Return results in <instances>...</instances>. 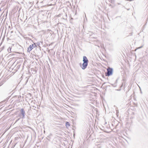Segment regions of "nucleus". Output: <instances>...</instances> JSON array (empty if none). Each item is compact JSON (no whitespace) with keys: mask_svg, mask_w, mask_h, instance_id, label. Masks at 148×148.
I'll return each mask as SVG.
<instances>
[{"mask_svg":"<svg viewBox=\"0 0 148 148\" xmlns=\"http://www.w3.org/2000/svg\"><path fill=\"white\" fill-rule=\"evenodd\" d=\"M83 63L82 65L81 63H80L79 65L83 70H85L87 67L88 64V60L86 57L85 56H83Z\"/></svg>","mask_w":148,"mask_h":148,"instance_id":"1","label":"nucleus"},{"mask_svg":"<svg viewBox=\"0 0 148 148\" xmlns=\"http://www.w3.org/2000/svg\"><path fill=\"white\" fill-rule=\"evenodd\" d=\"M113 73V69L112 68L109 67L107 69V72L105 73L106 76H109L112 75Z\"/></svg>","mask_w":148,"mask_h":148,"instance_id":"2","label":"nucleus"},{"mask_svg":"<svg viewBox=\"0 0 148 148\" xmlns=\"http://www.w3.org/2000/svg\"><path fill=\"white\" fill-rule=\"evenodd\" d=\"M25 112L24 109L22 108L20 110V116H21V115L22 116V117H21L22 119H24L25 118Z\"/></svg>","mask_w":148,"mask_h":148,"instance_id":"3","label":"nucleus"},{"mask_svg":"<svg viewBox=\"0 0 148 148\" xmlns=\"http://www.w3.org/2000/svg\"><path fill=\"white\" fill-rule=\"evenodd\" d=\"M34 47H35L33 44L30 45L27 48V51L29 52Z\"/></svg>","mask_w":148,"mask_h":148,"instance_id":"4","label":"nucleus"},{"mask_svg":"<svg viewBox=\"0 0 148 148\" xmlns=\"http://www.w3.org/2000/svg\"><path fill=\"white\" fill-rule=\"evenodd\" d=\"M24 38L26 40H31L32 42H34L33 40L29 37H24Z\"/></svg>","mask_w":148,"mask_h":148,"instance_id":"5","label":"nucleus"},{"mask_svg":"<svg viewBox=\"0 0 148 148\" xmlns=\"http://www.w3.org/2000/svg\"><path fill=\"white\" fill-rule=\"evenodd\" d=\"M33 43V44L35 47H37V46H39L40 44V43L39 42H38L37 43H34V42Z\"/></svg>","mask_w":148,"mask_h":148,"instance_id":"6","label":"nucleus"},{"mask_svg":"<svg viewBox=\"0 0 148 148\" xmlns=\"http://www.w3.org/2000/svg\"><path fill=\"white\" fill-rule=\"evenodd\" d=\"M65 125L67 128L69 127L70 126V123L69 122L66 121L65 123Z\"/></svg>","mask_w":148,"mask_h":148,"instance_id":"7","label":"nucleus"},{"mask_svg":"<svg viewBox=\"0 0 148 148\" xmlns=\"http://www.w3.org/2000/svg\"><path fill=\"white\" fill-rule=\"evenodd\" d=\"M5 81L3 80L1 81L0 82V86L2 85L5 82Z\"/></svg>","mask_w":148,"mask_h":148,"instance_id":"8","label":"nucleus"},{"mask_svg":"<svg viewBox=\"0 0 148 148\" xmlns=\"http://www.w3.org/2000/svg\"><path fill=\"white\" fill-rule=\"evenodd\" d=\"M111 85L114 87H116L117 86L116 83H114V84H111Z\"/></svg>","mask_w":148,"mask_h":148,"instance_id":"9","label":"nucleus"},{"mask_svg":"<svg viewBox=\"0 0 148 148\" xmlns=\"http://www.w3.org/2000/svg\"><path fill=\"white\" fill-rule=\"evenodd\" d=\"M11 50V47H9L8 48V51L9 52H10Z\"/></svg>","mask_w":148,"mask_h":148,"instance_id":"10","label":"nucleus"},{"mask_svg":"<svg viewBox=\"0 0 148 148\" xmlns=\"http://www.w3.org/2000/svg\"><path fill=\"white\" fill-rule=\"evenodd\" d=\"M143 47V45H142V46H140V47H138V48L140 49V48H142Z\"/></svg>","mask_w":148,"mask_h":148,"instance_id":"11","label":"nucleus"},{"mask_svg":"<svg viewBox=\"0 0 148 148\" xmlns=\"http://www.w3.org/2000/svg\"><path fill=\"white\" fill-rule=\"evenodd\" d=\"M117 80H118V79H116V80L115 81V83H116L117 82Z\"/></svg>","mask_w":148,"mask_h":148,"instance_id":"12","label":"nucleus"},{"mask_svg":"<svg viewBox=\"0 0 148 148\" xmlns=\"http://www.w3.org/2000/svg\"><path fill=\"white\" fill-rule=\"evenodd\" d=\"M140 93H141V94H142V91H141V89H140Z\"/></svg>","mask_w":148,"mask_h":148,"instance_id":"13","label":"nucleus"},{"mask_svg":"<svg viewBox=\"0 0 148 148\" xmlns=\"http://www.w3.org/2000/svg\"><path fill=\"white\" fill-rule=\"evenodd\" d=\"M84 14H85V17L86 19H87L86 17V14H85V13H84Z\"/></svg>","mask_w":148,"mask_h":148,"instance_id":"14","label":"nucleus"},{"mask_svg":"<svg viewBox=\"0 0 148 148\" xmlns=\"http://www.w3.org/2000/svg\"><path fill=\"white\" fill-rule=\"evenodd\" d=\"M19 119H18V120H16V122L17 121H18L19 120Z\"/></svg>","mask_w":148,"mask_h":148,"instance_id":"15","label":"nucleus"},{"mask_svg":"<svg viewBox=\"0 0 148 148\" xmlns=\"http://www.w3.org/2000/svg\"><path fill=\"white\" fill-rule=\"evenodd\" d=\"M113 1H112V0H111V3H112V2H113Z\"/></svg>","mask_w":148,"mask_h":148,"instance_id":"16","label":"nucleus"},{"mask_svg":"<svg viewBox=\"0 0 148 148\" xmlns=\"http://www.w3.org/2000/svg\"><path fill=\"white\" fill-rule=\"evenodd\" d=\"M113 1H112V0H111V3H112V2H113Z\"/></svg>","mask_w":148,"mask_h":148,"instance_id":"17","label":"nucleus"},{"mask_svg":"<svg viewBox=\"0 0 148 148\" xmlns=\"http://www.w3.org/2000/svg\"><path fill=\"white\" fill-rule=\"evenodd\" d=\"M113 1H112V0H111V3H112V2H113Z\"/></svg>","mask_w":148,"mask_h":148,"instance_id":"18","label":"nucleus"},{"mask_svg":"<svg viewBox=\"0 0 148 148\" xmlns=\"http://www.w3.org/2000/svg\"><path fill=\"white\" fill-rule=\"evenodd\" d=\"M31 36L33 38V36Z\"/></svg>","mask_w":148,"mask_h":148,"instance_id":"19","label":"nucleus"},{"mask_svg":"<svg viewBox=\"0 0 148 148\" xmlns=\"http://www.w3.org/2000/svg\"><path fill=\"white\" fill-rule=\"evenodd\" d=\"M1 11V8H0V12Z\"/></svg>","mask_w":148,"mask_h":148,"instance_id":"20","label":"nucleus"},{"mask_svg":"<svg viewBox=\"0 0 148 148\" xmlns=\"http://www.w3.org/2000/svg\"><path fill=\"white\" fill-rule=\"evenodd\" d=\"M9 28H10V26H9Z\"/></svg>","mask_w":148,"mask_h":148,"instance_id":"21","label":"nucleus"}]
</instances>
